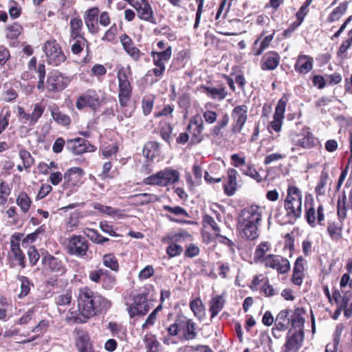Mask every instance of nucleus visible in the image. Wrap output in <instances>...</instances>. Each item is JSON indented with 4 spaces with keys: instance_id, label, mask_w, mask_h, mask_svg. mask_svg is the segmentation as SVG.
<instances>
[{
    "instance_id": "nucleus-61",
    "label": "nucleus",
    "mask_w": 352,
    "mask_h": 352,
    "mask_svg": "<svg viewBox=\"0 0 352 352\" xmlns=\"http://www.w3.org/2000/svg\"><path fill=\"white\" fill-rule=\"evenodd\" d=\"M19 156L23 162L25 169H28L33 164L34 160L28 151L21 150L19 151Z\"/></svg>"
},
{
    "instance_id": "nucleus-51",
    "label": "nucleus",
    "mask_w": 352,
    "mask_h": 352,
    "mask_svg": "<svg viewBox=\"0 0 352 352\" xmlns=\"http://www.w3.org/2000/svg\"><path fill=\"white\" fill-rule=\"evenodd\" d=\"M342 200L344 206L346 204L349 208H352V183L346 182Z\"/></svg>"
},
{
    "instance_id": "nucleus-39",
    "label": "nucleus",
    "mask_w": 352,
    "mask_h": 352,
    "mask_svg": "<svg viewBox=\"0 0 352 352\" xmlns=\"http://www.w3.org/2000/svg\"><path fill=\"white\" fill-rule=\"evenodd\" d=\"M16 204L19 206L21 210L23 213L28 212L32 201L28 195L25 192H20L16 200Z\"/></svg>"
},
{
    "instance_id": "nucleus-33",
    "label": "nucleus",
    "mask_w": 352,
    "mask_h": 352,
    "mask_svg": "<svg viewBox=\"0 0 352 352\" xmlns=\"http://www.w3.org/2000/svg\"><path fill=\"white\" fill-rule=\"evenodd\" d=\"M340 309H342L344 311L345 316H350L352 312V294L351 292H346L342 296L340 303Z\"/></svg>"
},
{
    "instance_id": "nucleus-45",
    "label": "nucleus",
    "mask_w": 352,
    "mask_h": 352,
    "mask_svg": "<svg viewBox=\"0 0 352 352\" xmlns=\"http://www.w3.org/2000/svg\"><path fill=\"white\" fill-rule=\"evenodd\" d=\"M52 116L57 123L62 125H68L71 122L70 118L57 108L52 111Z\"/></svg>"
},
{
    "instance_id": "nucleus-29",
    "label": "nucleus",
    "mask_w": 352,
    "mask_h": 352,
    "mask_svg": "<svg viewBox=\"0 0 352 352\" xmlns=\"http://www.w3.org/2000/svg\"><path fill=\"white\" fill-rule=\"evenodd\" d=\"M67 148L76 155H79L87 151L86 140L81 138L68 140L67 142Z\"/></svg>"
},
{
    "instance_id": "nucleus-22",
    "label": "nucleus",
    "mask_w": 352,
    "mask_h": 352,
    "mask_svg": "<svg viewBox=\"0 0 352 352\" xmlns=\"http://www.w3.org/2000/svg\"><path fill=\"white\" fill-rule=\"evenodd\" d=\"M327 233L329 237L335 241H338L342 239L343 222L342 219H336L329 221L327 228Z\"/></svg>"
},
{
    "instance_id": "nucleus-3",
    "label": "nucleus",
    "mask_w": 352,
    "mask_h": 352,
    "mask_svg": "<svg viewBox=\"0 0 352 352\" xmlns=\"http://www.w3.org/2000/svg\"><path fill=\"white\" fill-rule=\"evenodd\" d=\"M289 140L292 144L291 148L292 152H296L299 148L310 150L316 148L320 143L319 140L314 135L308 127H303L299 132L291 131Z\"/></svg>"
},
{
    "instance_id": "nucleus-10",
    "label": "nucleus",
    "mask_w": 352,
    "mask_h": 352,
    "mask_svg": "<svg viewBox=\"0 0 352 352\" xmlns=\"http://www.w3.org/2000/svg\"><path fill=\"white\" fill-rule=\"evenodd\" d=\"M264 266L275 270L278 274H287L290 270L289 260L278 254L267 255L264 260Z\"/></svg>"
},
{
    "instance_id": "nucleus-56",
    "label": "nucleus",
    "mask_w": 352,
    "mask_h": 352,
    "mask_svg": "<svg viewBox=\"0 0 352 352\" xmlns=\"http://www.w3.org/2000/svg\"><path fill=\"white\" fill-rule=\"evenodd\" d=\"M171 241V243L168 246L166 252L170 257H175L179 255L182 251L183 248L177 244L173 243L174 236L169 239Z\"/></svg>"
},
{
    "instance_id": "nucleus-41",
    "label": "nucleus",
    "mask_w": 352,
    "mask_h": 352,
    "mask_svg": "<svg viewBox=\"0 0 352 352\" xmlns=\"http://www.w3.org/2000/svg\"><path fill=\"white\" fill-rule=\"evenodd\" d=\"M92 206L94 209L97 210L100 212L106 214L109 216H122V214L120 213V210L108 206H104L100 203H94L92 204Z\"/></svg>"
},
{
    "instance_id": "nucleus-44",
    "label": "nucleus",
    "mask_w": 352,
    "mask_h": 352,
    "mask_svg": "<svg viewBox=\"0 0 352 352\" xmlns=\"http://www.w3.org/2000/svg\"><path fill=\"white\" fill-rule=\"evenodd\" d=\"M240 170L243 174L250 177L258 182L262 181V177L252 164H245L240 168Z\"/></svg>"
},
{
    "instance_id": "nucleus-36",
    "label": "nucleus",
    "mask_w": 352,
    "mask_h": 352,
    "mask_svg": "<svg viewBox=\"0 0 352 352\" xmlns=\"http://www.w3.org/2000/svg\"><path fill=\"white\" fill-rule=\"evenodd\" d=\"M348 8V2L346 1L342 2L338 7L334 8L327 18L329 22L338 21L346 12Z\"/></svg>"
},
{
    "instance_id": "nucleus-62",
    "label": "nucleus",
    "mask_w": 352,
    "mask_h": 352,
    "mask_svg": "<svg viewBox=\"0 0 352 352\" xmlns=\"http://www.w3.org/2000/svg\"><path fill=\"white\" fill-rule=\"evenodd\" d=\"M303 325H304L303 318L300 317L299 316H296L292 320V328L289 329V331H300L302 334H304Z\"/></svg>"
},
{
    "instance_id": "nucleus-32",
    "label": "nucleus",
    "mask_w": 352,
    "mask_h": 352,
    "mask_svg": "<svg viewBox=\"0 0 352 352\" xmlns=\"http://www.w3.org/2000/svg\"><path fill=\"white\" fill-rule=\"evenodd\" d=\"M271 245L269 242H262L258 244L254 254V260L256 263L262 262L264 264L265 254L270 250Z\"/></svg>"
},
{
    "instance_id": "nucleus-31",
    "label": "nucleus",
    "mask_w": 352,
    "mask_h": 352,
    "mask_svg": "<svg viewBox=\"0 0 352 352\" xmlns=\"http://www.w3.org/2000/svg\"><path fill=\"white\" fill-rule=\"evenodd\" d=\"M43 262L52 272L60 274H63L65 272V267L62 262L57 258L52 256H47L43 259Z\"/></svg>"
},
{
    "instance_id": "nucleus-58",
    "label": "nucleus",
    "mask_w": 352,
    "mask_h": 352,
    "mask_svg": "<svg viewBox=\"0 0 352 352\" xmlns=\"http://www.w3.org/2000/svg\"><path fill=\"white\" fill-rule=\"evenodd\" d=\"M164 210L168 211L177 216H184L185 217H189V214L187 211L181 206H170L165 205L163 206Z\"/></svg>"
},
{
    "instance_id": "nucleus-6",
    "label": "nucleus",
    "mask_w": 352,
    "mask_h": 352,
    "mask_svg": "<svg viewBox=\"0 0 352 352\" xmlns=\"http://www.w3.org/2000/svg\"><path fill=\"white\" fill-rule=\"evenodd\" d=\"M131 69L129 66L121 67L117 74L119 85L118 98L122 107H126L131 96L132 87L129 80L131 78Z\"/></svg>"
},
{
    "instance_id": "nucleus-34",
    "label": "nucleus",
    "mask_w": 352,
    "mask_h": 352,
    "mask_svg": "<svg viewBox=\"0 0 352 352\" xmlns=\"http://www.w3.org/2000/svg\"><path fill=\"white\" fill-rule=\"evenodd\" d=\"M44 111L45 107L41 103L34 104L32 113L28 114V124L34 125L42 116Z\"/></svg>"
},
{
    "instance_id": "nucleus-14",
    "label": "nucleus",
    "mask_w": 352,
    "mask_h": 352,
    "mask_svg": "<svg viewBox=\"0 0 352 352\" xmlns=\"http://www.w3.org/2000/svg\"><path fill=\"white\" fill-rule=\"evenodd\" d=\"M248 108L246 105L242 104L235 107L231 113L232 120V132L239 133L248 119Z\"/></svg>"
},
{
    "instance_id": "nucleus-59",
    "label": "nucleus",
    "mask_w": 352,
    "mask_h": 352,
    "mask_svg": "<svg viewBox=\"0 0 352 352\" xmlns=\"http://www.w3.org/2000/svg\"><path fill=\"white\" fill-rule=\"evenodd\" d=\"M37 310V307H34L28 309L23 316L19 318L18 323L19 324H27L34 318L35 312Z\"/></svg>"
},
{
    "instance_id": "nucleus-5",
    "label": "nucleus",
    "mask_w": 352,
    "mask_h": 352,
    "mask_svg": "<svg viewBox=\"0 0 352 352\" xmlns=\"http://www.w3.org/2000/svg\"><path fill=\"white\" fill-rule=\"evenodd\" d=\"M157 47L160 51H152L151 52V56L155 66L151 72L155 76L161 77L165 72L166 63L171 58L172 47L163 41H158Z\"/></svg>"
},
{
    "instance_id": "nucleus-50",
    "label": "nucleus",
    "mask_w": 352,
    "mask_h": 352,
    "mask_svg": "<svg viewBox=\"0 0 352 352\" xmlns=\"http://www.w3.org/2000/svg\"><path fill=\"white\" fill-rule=\"evenodd\" d=\"M18 279L21 283V292L19 294V297L22 298L29 294L31 284L28 278L25 276H19Z\"/></svg>"
},
{
    "instance_id": "nucleus-53",
    "label": "nucleus",
    "mask_w": 352,
    "mask_h": 352,
    "mask_svg": "<svg viewBox=\"0 0 352 352\" xmlns=\"http://www.w3.org/2000/svg\"><path fill=\"white\" fill-rule=\"evenodd\" d=\"M72 300V292L66 291L55 298V302L58 306H65L70 304Z\"/></svg>"
},
{
    "instance_id": "nucleus-8",
    "label": "nucleus",
    "mask_w": 352,
    "mask_h": 352,
    "mask_svg": "<svg viewBox=\"0 0 352 352\" xmlns=\"http://www.w3.org/2000/svg\"><path fill=\"white\" fill-rule=\"evenodd\" d=\"M43 51L45 53L47 63L52 65H60L66 59L61 47L54 40L47 41L43 46Z\"/></svg>"
},
{
    "instance_id": "nucleus-9",
    "label": "nucleus",
    "mask_w": 352,
    "mask_h": 352,
    "mask_svg": "<svg viewBox=\"0 0 352 352\" xmlns=\"http://www.w3.org/2000/svg\"><path fill=\"white\" fill-rule=\"evenodd\" d=\"M104 100V96L102 93L89 90L78 98L76 105L78 109H82L85 107L96 108L100 106Z\"/></svg>"
},
{
    "instance_id": "nucleus-2",
    "label": "nucleus",
    "mask_w": 352,
    "mask_h": 352,
    "mask_svg": "<svg viewBox=\"0 0 352 352\" xmlns=\"http://www.w3.org/2000/svg\"><path fill=\"white\" fill-rule=\"evenodd\" d=\"M78 306L81 314L89 318L106 312L111 307V302L88 287H84L79 291Z\"/></svg>"
},
{
    "instance_id": "nucleus-30",
    "label": "nucleus",
    "mask_w": 352,
    "mask_h": 352,
    "mask_svg": "<svg viewBox=\"0 0 352 352\" xmlns=\"http://www.w3.org/2000/svg\"><path fill=\"white\" fill-rule=\"evenodd\" d=\"M225 304V300L221 295H217L211 298L209 302V311L211 313V318H214L222 310Z\"/></svg>"
},
{
    "instance_id": "nucleus-46",
    "label": "nucleus",
    "mask_w": 352,
    "mask_h": 352,
    "mask_svg": "<svg viewBox=\"0 0 352 352\" xmlns=\"http://www.w3.org/2000/svg\"><path fill=\"white\" fill-rule=\"evenodd\" d=\"M102 262L104 266L113 271H118L119 269L118 262L113 254H104L103 256Z\"/></svg>"
},
{
    "instance_id": "nucleus-35",
    "label": "nucleus",
    "mask_w": 352,
    "mask_h": 352,
    "mask_svg": "<svg viewBox=\"0 0 352 352\" xmlns=\"http://www.w3.org/2000/svg\"><path fill=\"white\" fill-rule=\"evenodd\" d=\"M146 344V352H160V344L155 336L148 333L144 338Z\"/></svg>"
},
{
    "instance_id": "nucleus-28",
    "label": "nucleus",
    "mask_w": 352,
    "mask_h": 352,
    "mask_svg": "<svg viewBox=\"0 0 352 352\" xmlns=\"http://www.w3.org/2000/svg\"><path fill=\"white\" fill-rule=\"evenodd\" d=\"M204 92L210 98L221 101L225 99L228 93L224 87H203Z\"/></svg>"
},
{
    "instance_id": "nucleus-47",
    "label": "nucleus",
    "mask_w": 352,
    "mask_h": 352,
    "mask_svg": "<svg viewBox=\"0 0 352 352\" xmlns=\"http://www.w3.org/2000/svg\"><path fill=\"white\" fill-rule=\"evenodd\" d=\"M214 237L219 243L225 245L228 248H229L230 251L232 254L235 253V244L227 235L221 234V232L220 231V232L214 234Z\"/></svg>"
},
{
    "instance_id": "nucleus-54",
    "label": "nucleus",
    "mask_w": 352,
    "mask_h": 352,
    "mask_svg": "<svg viewBox=\"0 0 352 352\" xmlns=\"http://www.w3.org/2000/svg\"><path fill=\"white\" fill-rule=\"evenodd\" d=\"M91 346L89 338L87 335L82 334L76 340V347L78 352H82Z\"/></svg>"
},
{
    "instance_id": "nucleus-17",
    "label": "nucleus",
    "mask_w": 352,
    "mask_h": 352,
    "mask_svg": "<svg viewBox=\"0 0 352 352\" xmlns=\"http://www.w3.org/2000/svg\"><path fill=\"white\" fill-rule=\"evenodd\" d=\"M204 129L203 120L199 116H193L190 118L188 126V131L191 135L192 141L195 143H199L204 139L202 134Z\"/></svg>"
},
{
    "instance_id": "nucleus-25",
    "label": "nucleus",
    "mask_w": 352,
    "mask_h": 352,
    "mask_svg": "<svg viewBox=\"0 0 352 352\" xmlns=\"http://www.w3.org/2000/svg\"><path fill=\"white\" fill-rule=\"evenodd\" d=\"M314 60L307 55L298 56L295 65V69L301 74H307L312 69Z\"/></svg>"
},
{
    "instance_id": "nucleus-16",
    "label": "nucleus",
    "mask_w": 352,
    "mask_h": 352,
    "mask_svg": "<svg viewBox=\"0 0 352 352\" xmlns=\"http://www.w3.org/2000/svg\"><path fill=\"white\" fill-rule=\"evenodd\" d=\"M303 339L304 334L300 331H289L282 352H297L302 346Z\"/></svg>"
},
{
    "instance_id": "nucleus-49",
    "label": "nucleus",
    "mask_w": 352,
    "mask_h": 352,
    "mask_svg": "<svg viewBox=\"0 0 352 352\" xmlns=\"http://www.w3.org/2000/svg\"><path fill=\"white\" fill-rule=\"evenodd\" d=\"M11 112L8 108H3L0 112V134L7 128Z\"/></svg>"
},
{
    "instance_id": "nucleus-38",
    "label": "nucleus",
    "mask_w": 352,
    "mask_h": 352,
    "mask_svg": "<svg viewBox=\"0 0 352 352\" xmlns=\"http://www.w3.org/2000/svg\"><path fill=\"white\" fill-rule=\"evenodd\" d=\"M190 307L194 315L201 319L205 315V307L201 300L197 298L190 302Z\"/></svg>"
},
{
    "instance_id": "nucleus-11",
    "label": "nucleus",
    "mask_w": 352,
    "mask_h": 352,
    "mask_svg": "<svg viewBox=\"0 0 352 352\" xmlns=\"http://www.w3.org/2000/svg\"><path fill=\"white\" fill-rule=\"evenodd\" d=\"M70 79L58 71L48 74L46 89L50 92H59L65 89L70 82Z\"/></svg>"
},
{
    "instance_id": "nucleus-37",
    "label": "nucleus",
    "mask_w": 352,
    "mask_h": 352,
    "mask_svg": "<svg viewBox=\"0 0 352 352\" xmlns=\"http://www.w3.org/2000/svg\"><path fill=\"white\" fill-rule=\"evenodd\" d=\"M289 311L282 310L276 316L275 320V327L280 330H286L289 323V319L288 318Z\"/></svg>"
},
{
    "instance_id": "nucleus-40",
    "label": "nucleus",
    "mask_w": 352,
    "mask_h": 352,
    "mask_svg": "<svg viewBox=\"0 0 352 352\" xmlns=\"http://www.w3.org/2000/svg\"><path fill=\"white\" fill-rule=\"evenodd\" d=\"M159 148V144L156 142H147L143 148V155L148 160H153L156 155Z\"/></svg>"
},
{
    "instance_id": "nucleus-1",
    "label": "nucleus",
    "mask_w": 352,
    "mask_h": 352,
    "mask_svg": "<svg viewBox=\"0 0 352 352\" xmlns=\"http://www.w3.org/2000/svg\"><path fill=\"white\" fill-rule=\"evenodd\" d=\"M263 212L264 208L256 204L248 206L241 210L237 219V226L242 238L254 240L258 236V226Z\"/></svg>"
},
{
    "instance_id": "nucleus-43",
    "label": "nucleus",
    "mask_w": 352,
    "mask_h": 352,
    "mask_svg": "<svg viewBox=\"0 0 352 352\" xmlns=\"http://www.w3.org/2000/svg\"><path fill=\"white\" fill-rule=\"evenodd\" d=\"M133 198L140 204L144 205L159 200L158 197L154 194L141 193L133 196Z\"/></svg>"
},
{
    "instance_id": "nucleus-64",
    "label": "nucleus",
    "mask_w": 352,
    "mask_h": 352,
    "mask_svg": "<svg viewBox=\"0 0 352 352\" xmlns=\"http://www.w3.org/2000/svg\"><path fill=\"white\" fill-rule=\"evenodd\" d=\"M340 334H341V331L337 329L335 333V338L333 339V342L329 343L327 344L325 352H337L338 351L337 346L340 342Z\"/></svg>"
},
{
    "instance_id": "nucleus-55",
    "label": "nucleus",
    "mask_w": 352,
    "mask_h": 352,
    "mask_svg": "<svg viewBox=\"0 0 352 352\" xmlns=\"http://www.w3.org/2000/svg\"><path fill=\"white\" fill-rule=\"evenodd\" d=\"M203 223L204 224V226H210L211 228V229L214 232V234L220 232L221 229L217 222L211 216L208 214L204 215L203 218Z\"/></svg>"
},
{
    "instance_id": "nucleus-57",
    "label": "nucleus",
    "mask_w": 352,
    "mask_h": 352,
    "mask_svg": "<svg viewBox=\"0 0 352 352\" xmlns=\"http://www.w3.org/2000/svg\"><path fill=\"white\" fill-rule=\"evenodd\" d=\"M23 28L18 23H14L7 28V37L11 39L16 38L21 33Z\"/></svg>"
},
{
    "instance_id": "nucleus-27",
    "label": "nucleus",
    "mask_w": 352,
    "mask_h": 352,
    "mask_svg": "<svg viewBox=\"0 0 352 352\" xmlns=\"http://www.w3.org/2000/svg\"><path fill=\"white\" fill-rule=\"evenodd\" d=\"M237 175L238 173L235 169L229 168L228 170V182L224 185V191L228 196L233 195L237 188Z\"/></svg>"
},
{
    "instance_id": "nucleus-18",
    "label": "nucleus",
    "mask_w": 352,
    "mask_h": 352,
    "mask_svg": "<svg viewBox=\"0 0 352 352\" xmlns=\"http://www.w3.org/2000/svg\"><path fill=\"white\" fill-rule=\"evenodd\" d=\"M131 6L137 11L138 16L144 21H152L154 19L153 10L148 0H131Z\"/></svg>"
},
{
    "instance_id": "nucleus-13",
    "label": "nucleus",
    "mask_w": 352,
    "mask_h": 352,
    "mask_svg": "<svg viewBox=\"0 0 352 352\" xmlns=\"http://www.w3.org/2000/svg\"><path fill=\"white\" fill-rule=\"evenodd\" d=\"M84 174V170L80 168H71L64 174L63 187L70 192L76 190L82 184V178Z\"/></svg>"
},
{
    "instance_id": "nucleus-19",
    "label": "nucleus",
    "mask_w": 352,
    "mask_h": 352,
    "mask_svg": "<svg viewBox=\"0 0 352 352\" xmlns=\"http://www.w3.org/2000/svg\"><path fill=\"white\" fill-rule=\"evenodd\" d=\"M8 256L14 265H19L21 268L25 267V255L20 249L19 239H12L10 241V251Z\"/></svg>"
},
{
    "instance_id": "nucleus-48",
    "label": "nucleus",
    "mask_w": 352,
    "mask_h": 352,
    "mask_svg": "<svg viewBox=\"0 0 352 352\" xmlns=\"http://www.w3.org/2000/svg\"><path fill=\"white\" fill-rule=\"evenodd\" d=\"M71 50L75 54H78L80 53L84 49L85 46L87 45V41L85 37L78 38L76 40H71Z\"/></svg>"
},
{
    "instance_id": "nucleus-23",
    "label": "nucleus",
    "mask_w": 352,
    "mask_h": 352,
    "mask_svg": "<svg viewBox=\"0 0 352 352\" xmlns=\"http://www.w3.org/2000/svg\"><path fill=\"white\" fill-rule=\"evenodd\" d=\"M181 331L183 332L184 336L186 340H193L197 336V331L195 322L186 317H180Z\"/></svg>"
},
{
    "instance_id": "nucleus-60",
    "label": "nucleus",
    "mask_w": 352,
    "mask_h": 352,
    "mask_svg": "<svg viewBox=\"0 0 352 352\" xmlns=\"http://www.w3.org/2000/svg\"><path fill=\"white\" fill-rule=\"evenodd\" d=\"M100 151L104 157H109L117 153L118 146L116 144L102 146L100 147Z\"/></svg>"
},
{
    "instance_id": "nucleus-20",
    "label": "nucleus",
    "mask_w": 352,
    "mask_h": 352,
    "mask_svg": "<svg viewBox=\"0 0 352 352\" xmlns=\"http://www.w3.org/2000/svg\"><path fill=\"white\" fill-rule=\"evenodd\" d=\"M100 10L97 7H93L86 10L84 14V21L88 31L94 34L98 31V20Z\"/></svg>"
},
{
    "instance_id": "nucleus-15",
    "label": "nucleus",
    "mask_w": 352,
    "mask_h": 352,
    "mask_svg": "<svg viewBox=\"0 0 352 352\" xmlns=\"http://www.w3.org/2000/svg\"><path fill=\"white\" fill-rule=\"evenodd\" d=\"M127 311L131 317L136 315H145L149 310V305L145 294H138L133 298V302L128 305Z\"/></svg>"
},
{
    "instance_id": "nucleus-42",
    "label": "nucleus",
    "mask_w": 352,
    "mask_h": 352,
    "mask_svg": "<svg viewBox=\"0 0 352 352\" xmlns=\"http://www.w3.org/2000/svg\"><path fill=\"white\" fill-rule=\"evenodd\" d=\"M329 180V175L327 171L323 170L321 172L319 182L315 188V191L318 195H324L325 187Z\"/></svg>"
},
{
    "instance_id": "nucleus-26",
    "label": "nucleus",
    "mask_w": 352,
    "mask_h": 352,
    "mask_svg": "<svg viewBox=\"0 0 352 352\" xmlns=\"http://www.w3.org/2000/svg\"><path fill=\"white\" fill-rule=\"evenodd\" d=\"M83 22L80 17H73L69 21V36L71 40L84 37L81 33Z\"/></svg>"
},
{
    "instance_id": "nucleus-63",
    "label": "nucleus",
    "mask_w": 352,
    "mask_h": 352,
    "mask_svg": "<svg viewBox=\"0 0 352 352\" xmlns=\"http://www.w3.org/2000/svg\"><path fill=\"white\" fill-rule=\"evenodd\" d=\"M118 32V28L116 24H113L110 28L106 31L102 38V41L105 42H113L116 39V36Z\"/></svg>"
},
{
    "instance_id": "nucleus-52",
    "label": "nucleus",
    "mask_w": 352,
    "mask_h": 352,
    "mask_svg": "<svg viewBox=\"0 0 352 352\" xmlns=\"http://www.w3.org/2000/svg\"><path fill=\"white\" fill-rule=\"evenodd\" d=\"M45 232L44 228L41 226L38 228L34 232L28 234L22 241V245L25 244H31L34 243L38 237L43 234Z\"/></svg>"
},
{
    "instance_id": "nucleus-21",
    "label": "nucleus",
    "mask_w": 352,
    "mask_h": 352,
    "mask_svg": "<svg viewBox=\"0 0 352 352\" xmlns=\"http://www.w3.org/2000/svg\"><path fill=\"white\" fill-rule=\"evenodd\" d=\"M280 62V56L277 52H268L262 58L261 61V68L263 70H274Z\"/></svg>"
},
{
    "instance_id": "nucleus-7",
    "label": "nucleus",
    "mask_w": 352,
    "mask_h": 352,
    "mask_svg": "<svg viewBox=\"0 0 352 352\" xmlns=\"http://www.w3.org/2000/svg\"><path fill=\"white\" fill-rule=\"evenodd\" d=\"M180 173L172 168H166L157 173L144 179L143 182L146 185H157L167 186L179 181Z\"/></svg>"
},
{
    "instance_id": "nucleus-12",
    "label": "nucleus",
    "mask_w": 352,
    "mask_h": 352,
    "mask_svg": "<svg viewBox=\"0 0 352 352\" xmlns=\"http://www.w3.org/2000/svg\"><path fill=\"white\" fill-rule=\"evenodd\" d=\"M67 250L71 255L83 257L87 254L89 243L85 237L74 235L69 239Z\"/></svg>"
},
{
    "instance_id": "nucleus-24",
    "label": "nucleus",
    "mask_w": 352,
    "mask_h": 352,
    "mask_svg": "<svg viewBox=\"0 0 352 352\" xmlns=\"http://www.w3.org/2000/svg\"><path fill=\"white\" fill-rule=\"evenodd\" d=\"M265 34L263 32L262 34L254 42L252 50L255 56L261 55L263 52L267 49L272 39L274 38V33L265 36L262 40L261 37Z\"/></svg>"
},
{
    "instance_id": "nucleus-4",
    "label": "nucleus",
    "mask_w": 352,
    "mask_h": 352,
    "mask_svg": "<svg viewBox=\"0 0 352 352\" xmlns=\"http://www.w3.org/2000/svg\"><path fill=\"white\" fill-rule=\"evenodd\" d=\"M285 209L288 220L283 222L295 221L301 216L302 195L300 190L296 186H290L287 188V195L285 201Z\"/></svg>"
}]
</instances>
